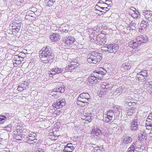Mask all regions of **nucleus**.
<instances>
[{
    "mask_svg": "<svg viewBox=\"0 0 152 152\" xmlns=\"http://www.w3.org/2000/svg\"><path fill=\"white\" fill-rule=\"evenodd\" d=\"M39 57L42 62L45 64H50L53 62L54 56L51 49L49 47L43 48L39 52Z\"/></svg>",
    "mask_w": 152,
    "mask_h": 152,
    "instance_id": "1",
    "label": "nucleus"
},
{
    "mask_svg": "<svg viewBox=\"0 0 152 152\" xmlns=\"http://www.w3.org/2000/svg\"><path fill=\"white\" fill-rule=\"evenodd\" d=\"M90 99L89 95L87 93H81L77 98V103L80 106L83 107L88 103Z\"/></svg>",
    "mask_w": 152,
    "mask_h": 152,
    "instance_id": "2",
    "label": "nucleus"
},
{
    "mask_svg": "<svg viewBox=\"0 0 152 152\" xmlns=\"http://www.w3.org/2000/svg\"><path fill=\"white\" fill-rule=\"evenodd\" d=\"M87 61L89 63L96 64L102 59L100 53L95 51L92 52L88 54Z\"/></svg>",
    "mask_w": 152,
    "mask_h": 152,
    "instance_id": "3",
    "label": "nucleus"
},
{
    "mask_svg": "<svg viewBox=\"0 0 152 152\" xmlns=\"http://www.w3.org/2000/svg\"><path fill=\"white\" fill-rule=\"evenodd\" d=\"M107 47H105V50L107 52L110 53H116L119 49V46L117 44H111L109 45H106Z\"/></svg>",
    "mask_w": 152,
    "mask_h": 152,
    "instance_id": "4",
    "label": "nucleus"
},
{
    "mask_svg": "<svg viewBox=\"0 0 152 152\" xmlns=\"http://www.w3.org/2000/svg\"><path fill=\"white\" fill-rule=\"evenodd\" d=\"M147 72L146 70H143L137 73L136 75V80L137 81H144L147 78Z\"/></svg>",
    "mask_w": 152,
    "mask_h": 152,
    "instance_id": "5",
    "label": "nucleus"
},
{
    "mask_svg": "<svg viewBox=\"0 0 152 152\" xmlns=\"http://www.w3.org/2000/svg\"><path fill=\"white\" fill-rule=\"evenodd\" d=\"M66 101L65 99H59L57 100L55 103H54L53 106V107L56 109L62 108L65 105Z\"/></svg>",
    "mask_w": 152,
    "mask_h": 152,
    "instance_id": "6",
    "label": "nucleus"
},
{
    "mask_svg": "<svg viewBox=\"0 0 152 152\" xmlns=\"http://www.w3.org/2000/svg\"><path fill=\"white\" fill-rule=\"evenodd\" d=\"M78 65L79 64L77 62V61H72L66 67L65 70L67 72H72Z\"/></svg>",
    "mask_w": 152,
    "mask_h": 152,
    "instance_id": "7",
    "label": "nucleus"
},
{
    "mask_svg": "<svg viewBox=\"0 0 152 152\" xmlns=\"http://www.w3.org/2000/svg\"><path fill=\"white\" fill-rule=\"evenodd\" d=\"M139 41H140V40L137 37L136 39L131 41L129 43V46L133 49H135L140 45Z\"/></svg>",
    "mask_w": 152,
    "mask_h": 152,
    "instance_id": "8",
    "label": "nucleus"
},
{
    "mask_svg": "<svg viewBox=\"0 0 152 152\" xmlns=\"http://www.w3.org/2000/svg\"><path fill=\"white\" fill-rule=\"evenodd\" d=\"M32 135V137H30L29 136L26 137V140H27V143L30 145H34L33 143H31V142H33L34 143H36L37 141V136L36 133H33Z\"/></svg>",
    "mask_w": 152,
    "mask_h": 152,
    "instance_id": "9",
    "label": "nucleus"
},
{
    "mask_svg": "<svg viewBox=\"0 0 152 152\" xmlns=\"http://www.w3.org/2000/svg\"><path fill=\"white\" fill-rule=\"evenodd\" d=\"M51 72L49 74L50 75H54L56 74L63 73L65 71L64 69H61L58 67H56L55 68L51 69Z\"/></svg>",
    "mask_w": 152,
    "mask_h": 152,
    "instance_id": "10",
    "label": "nucleus"
},
{
    "mask_svg": "<svg viewBox=\"0 0 152 152\" xmlns=\"http://www.w3.org/2000/svg\"><path fill=\"white\" fill-rule=\"evenodd\" d=\"M69 30V25L66 23L62 24L58 29L59 32H62L65 33L67 32Z\"/></svg>",
    "mask_w": 152,
    "mask_h": 152,
    "instance_id": "11",
    "label": "nucleus"
},
{
    "mask_svg": "<svg viewBox=\"0 0 152 152\" xmlns=\"http://www.w3.org/2000/svg\"><path fill=\"white\" fill-rule=\"evenodd\" d=\"M75 41V39L73 37L69 36L64 43V45L66 47L70 46Z\"/></svg>",
    "mask_w": 152,
    "mask_h": 152,
    "instance_id": "12",
    "label": "nucleus"
},
{
    "mask_svg": "<svg viewBox=\"0 0 152 152\" xmlns=\"http://www.w3.org/2000/svg\"><path fill=\"white\" fill-rule=\"evenodd\" d=\"M53 90L57 92L58 93H62L65 91V87L62 84H59L57 86L56 88Z\"/></svg>",
    "mask_w": 152,
    "mask_h": 152,
    "instance_id": "13",
    "label": "nucleus"
},
{
    "mask_svg": "<svg viewBox=\"0 0 152 152\" xmlns=\"http://www.w3.org/2000/svg\"><path fill=\"white\" fill-rule=\"evenodd\" d=\"M97 74L96 72H94L91 74L90 76L88 79V81L90 83H92L93 82H97V79L96 77Z\"/></svg>",
    "mask_w": 152,
    "mask_h": 152,
    "instance_id": "14",
    "label": "nucleus"
},
{
    "mask_svg": "<svg viewBox=\"0 0 152 152\" xmlns=\"http://www.w3.org/2000/svg\"><path fill=\"white\" fill-rule=\"evenodd\" d=\"M12 62L14 66H17L18 65L21 64L19 55L14 56V57H13Z\"/></svg>",
    "mask_w": 152,
    "mask_h": 152,
    "instance_id": "15",
    "label": "nucleus"
},
{
    "mask_svg": "<svg viewBox=\"0 0 152 152\" xmlns=\"http://www.w3.org/2000/svg\"><path fill=\"white\" fill-rule=\"evenodd\" d=\"M92 114H85V115H83L81 117L82 119L85 121H88V122H91V121L93 117L91 116Z\"/></svg>",
    "mask_w": 152,
    "mask_h": 152,
    "instance_id": "16",
    "label": "nucleus"
},
{
    "mask_svg": "<svg viewBox=\"0 0 152 152\" xmlns=\"http://www.w3.org/2000/svg\"><path fill=\"white\" fill-rule=\"evenodd\" d=\"M107 72L106 70L102 71L100 70V71H99L96 73V77L97 79L101 80L103 78V76Z\"/></svg>",
    "mask_w": 152,
    "mask_h": 152,
    "instance_id": "17",
    "label": "nucleus"
},
{
    "mask_svg": "<svg viewBox=\"0 0 152 152\" xmlns=\"http://www.w3.org/2000/svg\"><path fill=\"white\" fill-rule=\"evenodd\" d=\"M60 36L58 34L53 33L50 35V38L52 42H56L60 39Z\"/></svg>",
    "mask_w": 152,
    "mask_h": 152,
    "instance_id": "18",
    "label": "nucleus"
},
{
    "mask_svg": "<svg viewBox=\"0 0 152 152\" xmlns=\"http://www.w3.org/2000/svg\"><path fill=\"white\" fill-rule=\"evenodd\" d=\"M129 14L131 15L132 17L134 18L135 19L139 18L140 17V13L137 11L135 12H134V11H131V12H129Z\"/></svg>",
    "mask_w": 152,
    "mask_h": 152,
    "instance_id": "19",
    "label": "nucleus"
},
{
    "mask_svg": "<svg viewBox=\"0 0 152 152\" xmlns=\"http://www.w3.org/2000/svg\"><path fill=\"white\" fill-rule=\"evenodd\" d=\"M137 38L139 39L140 40V41H139V42L140 43V44L142 43L146 42L148 40V38L145 35H143L141 36L138 37Z\"/></svg>",
    "mask_w": 152,
    "mask_h": 152,
    "instance_id": "20",
    "label": "nucleus"
},
{
    "mask_svg": "<svg viewBox=\"0 0 152 152\" xmlns=\"http://www.w3.org/2000/svg\"><path fill=\"white\" fill-rule=\"evenodd\" d=\"M131 65L129 63H123L121 67V70L122 71L127 70L130 69Z\"/></svg>",
    "mask_w": 152,
    "mask_h": 152,
    "instance_id": "21",
    "label": "nucleus"
},
{
    "mask_svg": "<svg viewBox=\"0 0 152 152\" xmlns=\"http://www.w3.org/2000/svg\"><path fill=\"white\" fill-rule=\"evenodd\" d=\"M104 84H102V89L101 90L100 92L102 94H99V96L100 97H102V94L103 95L105 94L106 92L107 91V88L106 86H107L108 85H106L105 84V83Z\"/></svg>",
    "mask_w": 152,
    "mask_h": 152,
    "instance_id": "22",
    "label": "nucleus"
},
{
    "mask_svg": "<svg viewBox=\"0 0 152 152\" xmlns=\"http://www.w3.org/2000/svg\"><path fill=\"white\" fill-rule=\"evenodd\" d=\"M102 134V131L99 129H94L91 132V134L92 135H96L98 136Z\"/></svg>",
    "mask_w": 152,
    "mask_h": 152,
    "instance_id": "23",
    "label": "nucleus"
},
{
    "mask_svg": "<svg viewBox=\"0 0 152 152\" xmlns=\"http://www.w3.org/2000/svg\"><path fill=\"white\" fill-rule=\"evenodd\" d=\"M96 39L97 41H98V42L99 44L100 45L104 44L106 42L107 39L105 36L103 37L102 38L98 37L96 38Z\"/></svg>",
    "mask_w": 152,
    "mask_h": 152,
    "instance_id": "24",
    "label": "nucleus"
},
{
    "mask_svg": "<svg viewBox=\"0 0 152 152\" xmlns=\"http://www.w3.org/2000/svg\"><path fill=\"white\" fill-rule=\"evenodd\" d=\"M125 90L126 88L123 85L118 88L114 92V94L116 93V94L119 93H122L125 91Z\"/></svg>",
    "mask_w": 152,
    "mask_h": 152,
    "instance_id": "25",
    "label": "nucleus"
},
{
    "mask_svg": "<svg viewBox=\"0 0 152 152\" xmlns=\"http://www.w3.org/2000/svg\"><path fill=\"white\" fill-rule=\"evenodd\" d=\"M137 146V142H133L132 143L131 146L128 148L127 152H134L135 150V148L137 149V147H136Z\"/></svg>",
    "mask_w": 152,
    "mask_h": 152,
    "instance_id": "26",
    "label": "nucleus"
},
{
    "mask_svg": "<svg viewBox=\"0 0 152 152\" xmlns=\"http://www.w3.org/2000/svg\"><path fill=\"white\" fill-rule=\"evenodd\" d=\"M132 140L131 138L127 137L124 138L123 141V143L125 145H126L129 143H131Z\"/></svg>",
    "mask_w": 152,
    "mask_h": 152,
    "instance_id": "27",
    "label": "nucleus"
},
{
    "mask_svg": "<svg viewBox=\"0 0 152 152\" xmlns=\"http://www.w3.org/2000/svg\"><path fill=\"white\" fill-rule=\"evenodd\" d=\"M45 2L46 5L50 7L52 6L55 2V0H45Z\"/></svg>",
    "mask_w": 152,
    "mask_h": 152,
    "instance_id": "28",
    "label": "nucleus"
},
{
    "mask_svg": "<svg viewBox=\"0 0 152 152\" xmlns=\"http://www.w3.org/2000/svg\"><path fill=\"white\" fill-rule=\"evenodd\" d=\"M148 25V22L144 20L142 21L140 24L142 29H145Z\"/></svg>",
    "mask_w": 152,
    "mask_h": 152,
    "instance_id": "29",
    "label": "nucleus"
},
{
    "mask_svg": "<svg viewBox=\"0 0 152 152\" xmlns=\"http://www.w3.org/2000/svg\"><path fill=\"white\" fill-rule=\"evenodd\" d=\"M102 7V9H104L105 10L101 11L100 13H99V15H101L103 14L106 13L107 11H108L110 9L111 6L108 5L107 7Z\"/></svg>",
    "mask_w": 152,
    "mask_h": 152,
    "instance_id": "30",
    "label": "nucleus"
},
{
    "mask_svg": "<svg viewBox=\"0 0 152 152\" xmlns=\"http://www.w3.org/2000/svg\"><path fill=\"white\" fill-rule=\"evenodd\" d=\"M10 26L12 27V32L13 33H15L18 32L20 29H17V27L15 26V25L12 23L10 24Z\"/></svg>",
    "mask_w": 152,
    "mask_h": 152,
    "instance_id": "31",
    "label": "nucleus"
},
{
    "mask_svg": "<svg viewBox=\"0 0 152 152\" xmlns=\"http://www.w3.org/2000/svg\"><path fill=\"white\" fill-rule=\"evenodd\" d=\"M145 133H143L142 134H140L139 136L140 137L139 140L141 141H145L147 137L146 136Z\"/></svg>",
    "mask_w": 152,
    "mask_h": 152,
    "instance_id": "32",
    "label": "nucleus"
},
{
    "mask_svg": "<svg viewBox=\"0 0 152 152\" xmlns=\"http://www.w3.org/2000/svg\"><path fill=\"white\" fill-rule=\"evenodd\" d=\"M51 95H52V96H53L54 98L56 99H57L60 96V94L58 93L57 92L53 90V91L51 92Z\"/></svg>",
    "mask_w": 152,
    "mask_h": 152,
    "instance_id": "33",
    "label": "nucleus"
},
{
    "mask_svg": "<svg viewBox=\"0 0 152 152\" xmlns=\"http://www.w3.org/2000/svg\"><path fill=\"white\" fill-rule=\"evenodd\" d=\"M145 124L147 127H152V120L147 118Z\"/></svg>",
    "mask_w": 152,
    "mask_h": 152,
    "instance_id": "34",
    "label": "nucleus"
},
{
    "mask_svg": "<svg viewBox=\"0 0 152 152\" xmlns=\"http://www.w3.org/2000/svg\"><path fill=\"white\" fill-rule=\"evenodd\" d=\"M129 25L130 26L132 30H134L137 27V24L133 21L131 22Z\"/></svg>",
    "mask_w": 152,
    "mask_h": 152,
    "instance_id": "35",
    "label": "nucleus"
},
{
    "mask_svg": "<svg viewBox=\"0 0 152 152\" xmlns=\"http://www.w3.org/2000/svg\"><path fill=\"white\" fill-rule=\"evenodd\" d=\"M113 118L109 116H107V117H106L104 119L102 120L104 121L105 122L107 123L110 122L112 120Z\"/></svg>",
    "mask_w": 152,
    "mask_h": 152,
    "instance_id": "36",
    "label": "nucleus"
},
{
    "mask_svg": "<svg viewBox=\"0 0 152 152\" xmlns=\"http://www.w3.org/2000/svg\"><path fill=\"white\" fill-rule=\"evenodd\" d=\"M137 124H132L130 126L131 129L132 131H134L137 129Z\"/></svg>",
    "mask_w": 152,
    "mask_h": 152,
    "instance_id": "37",
    "label": "nucleus"
},
{
    "mask_svg": "<svg viewBox=\"0 0 152 152\" xmlns=\"http://www.w3.org/2000/svg\"><path fill=\"white\" fill-rule=\"evenodd\" d=\"M114 114V112L111 110H109L107 112V115L113 118V116Z\"/></svg>",
    "mask_w": 152,
    "mask_h": 152,
    "instance_id": "38",
    "label": "nucleus"
},
{
    "mask_svg": "<svg viewBox=\"0 0 152 152\" xmlns=\"http://www.w3.org/2000/svg\"><path fill=\"white\" fill-rule=\"evenodd\" d=\"M13 23L15 24V26H16V27H17V29H20V24L19 21L13 22Z\"/></svg>",
    "mask_w": 152,
    "mask_h": 152,
    "instance_id": "39",
    "label": "nucleus"
},
{
    "mask_svg": "<svg viewBox=\"0 0 152 152\" xmlns=\"http://www.w3.org/2000/svg\"><path fill=\"white\" fill-rule=\"evenodd\" d=\"M72 150L66 146H64V149L63 150L64 152H72Z\"/></svg>",
    "mask_w": 152,
    "mask_h": 152,
    "instance_id": "40",
    "label": "nucleus"
},
{
    "mask_svg": "<svg viewBox=\"0 0 152 152\" xmlns=\"http://www.w3.org/2000/svg\"><path fill=\"white\" fill-rule=\"evenodd\" d=\"M132 98L130 96L126 97L125 98V102L126 103L127 102H129L132 100Z\"/></svg>",
    "mask_w": 152,
    "mask_h": 152,
    "instance_id": "41",
    "label": "nucleus"
},
{
    "mask_svg": "<svg viewBox=\"0 0 152 152\" xmlns=\"http://www.w3.org/2000/svg\"><path fill=\"white\" fill-rule=\"evenodd\" d=\"M102 7H101L100 5H99L98 4L96 5L94 7V9L96 10H100V9H102Z\"/></svg>",
    "mask_w": 152,
    "mask_h": 152,
    "instance_id": "42",
    "label": "nucleus"
},
{
    "mask_svg": "<svg viewBox=\"0 0 152 152\" xmlns=\"http://www.w3.org/2000/svg\"><path fill=\"white\" fill-rule=\"evenodd\" d=\"M148 14H147L146 15H145V17L146 19L148 20H149V18H150V16H151V14L152 13L148 12Z\"/></svg>",
    "mask_w": 152,
    "mask_h": 152,
    "instance_id": "43",
    "label": "nucleus"
},
{
    "mask_svg": "<svg viewBox=\"0 0 152 152\" xmlns=\"http://www.w3.org/2000/svg\"><path fill=\"white\" fill-rule=\"evenodd\" d=\"M151 81L146 83V85L145 86H147V87L151 88L152 87V85L151 84Z\"/></svg>",
    "mask_w": 152,
    "mask_h": 152,
    "instance_id": "44",
    "label": "nucleus"
},
{
    "mask_svg": "<svg viewBox=\"0 0 152 152\" xmlns=\"http://www.w3.org/2000/svg\"><path fill=\"white\" fill-rule=\"evenodd\" d=\"M105 4H106V5H107V6H111V5L112 4V2L111 0H107V1H106Z\"/></svg>",
    "mask_w": 152,
    "mask_h": 152,
    "instance_id": "45",
    "label": "nucleus"
},
{
    "mask_svg": "<svg viewBox=\"0 0 152 152\" xmlns=\"http://www.w3.org/2000/svg\"><path fill=\"white\" fill-rule=\"evenodd\" d=\"M151 11L148 10H143L142 12V14L145 16V15L148 14V12H151Z\"/></svg>",
    "mask_w": 152,
    "mask_h": 152,
    "instance_id": "46",
    "label": "nucleus"
},
{
    "mask_svg": "<svg viewBox=\"0 0 152 152\" xmlns=\"http://www.w3.org/2000/svg\"><path fill=\"white\" fill-rule=\"evenodd\" d=\"M102 149V147H101V146L100 147H96L95 148V150H96L97 152H100V149Z\"/></svg>",
    "mask_w": 152,
    "mask_h": 152,
    "instance_id": "47",
    "label": "nucleus"
},
{
    "mask_svg": "<svg viewBox=\"0 0 152 152\" xmlns=\"http://www.w3.org/2000/svg\"><path fill=\"white\" fill-rule=\"evenodd\" d=\"M20 86V85H19L17 88L18 90L20 91H21L24 90V88L23 87L21 86Z\"/></svg>",
    "mask_w": 152,
    "mask_h": 152,
    "instance_id": "48",
    "label": "nucleus"
},
{
    "mask_svg": "<svg viewBox=\"0 0 152 152\" xmlns=\"http://www.w3.org/2000/svg\"><path fill=\"white\" fill-rule=\"evenodd\" d=\"M126 29H127V32H126L127 33H129L131 30V28L130 27V26L129 25H128L127 27H126Z\"/></svg>",
    "mask_w": 152,
    "mask_h": 152,
    "instance_id": "49",
    "label": "nucleus"
},
{
    "mask_svg": "<svg viewBox=\"0 0 152 152\" xmlns=\"http://www.w3.org/2000/svg\"><path fill=\"white\" fill-rule=\"evenodd\" d=\"M6 117L2 115L0 116V119H1L3 121H5L6 119Z\"/></svg>",
    "mask_w": 152,
    "mask_h": 152,
    "instance_id": "50",
    "label": "nucleus"
},
{
    "mask_svg": "<svg viewBox=\"0 0 152 152\" xmlns=\"http://www.w3.org/2000/svg\"><path fill=\"white\" fill-rule=\"evenodd\" d=\"M128 103V104L129 105V106L130 107L129 108V110H131V109L132 108V107H131V106L132 105V103L130 101L129 102H127Z\"/></svg>",
    "mask_w": 152,
    "mask_h": 152,
    "instance_id": "51",
    "label": "nucleus"
},
{
    "mask_svg": "<svg viewBox=\"0 0 152 152\" xmlns=\"http://www.w3.org/2000/svg\"><path fill=\"white\" fill-rule=\"evenodd\" d=\"M131 11H134V12L137 11L136 9L135 8L133 7H131L130 9L129 10V12H131Z\"/></svg>",
    "mask_w": 152,
    "mask_h": 152,
    "instance_id": "52",
    "label": "nucleus"
},
{
    "mask_svg": "<svg viewBox=\"0 0 152 152\" xmlns=\"http://www.w3.org/2000/svg\"><path fill=\"white\" fill-rule=\"evenodd\" d=\"M27 12H29V15H28L30 17H32L34 13V12L32 11H28Z\"/></svg>",
    "mask_w": 152,
    "mask_h": 152,
    "instance_id": "53",
    "label": "nucleus"
},
{
    "mask_svg": "<svg viewBox=\"0 0 152 152\" xmlns=\"http://www.w3.org/2000/svg\"><path fill=\"white\" fill-rule=\"evenodd\" d=\"M65 146H66L67 148H69L72 151H73L74 150V148L73 146H69L67 145H65Z\"/></svg>",
    "mask_w": 152,
    "mask_h": 152,
    "instance_id": "54",
    "label": "nucleus"
},
{
    "mask_svg": "<svg viewBox=\"0 0 152 152\" xmlns=\"http://www.w3.org/2000/svg\"><path fill=\"white\" fill-rule=\"evenodd\" d=\"M133 113V112L132 111H128V112H127V114L128 115H132Z\"/></svg>",
    "mask_w": 152,
    "mask_h": 152,
    "instance_id": "55",
    "label": "nucleus"
},
{
    "mask_svg": "<svg viewBox=\"0 0 152 152\" xmlns=\"http://www.w3.org/2000/svg\"><path fill=\"white\" fill-rule=\"evenodd\" d=\"M36 152H45L44 151V150L43 149H38V150H37Z\"/></svg>",
    "mask_w": 152,
    "mask_h": 152,
    "instance_id": "56",
    "label": "nucleus"
},
{
    "mask_svg": "<svg viewBox=\"0 0 152 152\" xmlns=\"http://www.w3.org/2000/svg\"><path fill=\"white\" fill-rule=\"evenodd\" d=\"M99 5H100L101 7H106L107 6V5L105 3L101 4L100 3L99 4Z\"/></svg>",
    "mask_w": 152,
    "mask_h": 152,
    "instance_id": "57",
    "label": "nucleus"
},
{
    "mask_svg": "<svg viewBox=\"0 0 152 152\" xmlns=\"http://www.w3.org/2000/svg\"><path fill=\"white\" fill-rule=\"evenodd\" d=\"M19 56H22V57H23V58L25 56V53H19Z\"/></svg>",
    "mask_w": 152,
    "mask_h": 152,
    "instance_id": "58",
    "label": "nucleus"
},
{
    "mask_svg": "<svg viewBox=\"0 0 152 152\" xmlns=\"http://www.w3.org/2000/svg\"><path fill=\"white\" fill-rule=\"evenodd\" d=\"M147 118L152 120V113L149 115Z\"/></svg>",
    "mask_w": 152,
    "mask_h": 152,
    "instance_id": "59",
    "label": "nucleus"
},
{
    "mask_svg": "<svg viewBox=\"0 0 152 152\" xmlns=\"http://www.w3.org/2000/svg\"><path fill=\"white\" fill-rule=\"evenodd\" d=\"M151 13H152L151 14V16H150V18H149L148 20L149 21H150L151 22H152V11L151 12Z\"/></svg>",
    "mask_w": 152,
    "mask_h": 152,
    "instance_id": "60",
    "label": "nucleus"
},
{
    "mask_svg": "<svg viewBox=\"0 0 152 152\" xmlns=\"http://www.w3.org/2000/svg\"><path fill=\"white\" fill-rule=\"evenodd\" d=\"M16 137L17 139L18 140H21L22 138L19 135L16 136Z\"/></svg>",
    "mask_w": 152,
    "mask_h": 152,
    "instance_id": "61",
    "label": "nucleus"
},
{
    "mask_svg": "<svg viewBox=\"0 0 152 152\" xmlns=\"http://www.w3.org/2000/svg\"><path fill=\"white\" fill-rule=\"evenodd\" d=\"M33 133H36L35 132H31L27 136H29L30 137H31V136L32 137V136H33L32 135L33 134Z\"/></svg>",
    "mask_w": 152,
    "mask_h": 152,
    "instance_id": "62",
    "label": "nucleus"
},
{
    "mask_svg": "<svg viewBox=\"0 0 152 152\" xmlns=\"http://www.w3.org/2000/svg\"><path fill=\"white\" fill-rule=\"evenodd\" d=\"M29 12H27L26 13V16H25V18L26 19H28V17L29 16L28 15H29Z\"/></svg>",
    "mask_w": 152,
    "mask_h": 152,
    "instance_id": "63",
    "label": "nucleus"
},
{
    "mask_svg": "<svg viewBox=\"0 0 152 152\" xmlns=\"http://www.w3.org/2000/svg\"><path fill=\"white\" fill-rule=\"evenodd\" d=\"M132 124H137V120L136 119L134 120V121L132 123Z\"/></svg>",
    "mask_w": 152,
    "mask_h": 152,
    "instance_id": "64",
    "label": "nucleus"
}]
</instances>
